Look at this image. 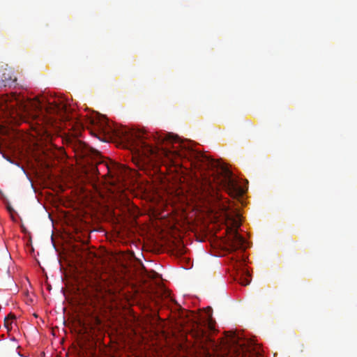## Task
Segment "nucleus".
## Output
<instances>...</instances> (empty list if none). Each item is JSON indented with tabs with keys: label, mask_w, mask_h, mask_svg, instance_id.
Segmentation results:
<instances>
[{
	"label": "nucleus",
	"mask_w": 357,
	"mask_h": 357,
	"mask_svg": "<svg viewBox=\"0 0 357 357\" xmlns=\"http://www.w3.org/2000/svg\"><path fill=\"white\" fill-rule=\"evenodd\" d=\"M98 130L103 134L111 133L125 143L133 152V160L139 168L153 160L167 158L174 162L177 158H188L195 166L212 171L213 181L231 197L237 198L244 194L227 167L204 153L186 149L178 136L171 133L154 134L126 126L112 128L105 122H100Z\"/></svg>",
	"instance_id": "nucleus-1"
},
{
	"label": "nucleus",
	"mask_w": 357,
	"mask_h": 357,
	"mask_svg": "<svg viewBox=\"0 0 357 357\" xmlns=\"http://www.w3.org/2000/svg\"><path fill=\"white\" fill-rule=\"evenodd\" d=\"M216 186L213 185L211 181H206L202 184L199 199L204 202L210 203L215 199L219 200V208L222 211L227 226V245L231 252L237 250H245L247 241L238 232V228L241 225V215L236 210L231 208L230 203L222 202L219 199L218 193L215 190Z\"/></svg>",
	"instance_id": "nucleus-2"
},
{
	"label": "nucleus",
	"mask_w": 357,
	"mask_h": 357,
	"mask_svg": "<svg viewBox=\"0 0 357 357\" xmlns=\"http://www.w3.org/2000/svg\"><path fill=\"white\" fill-rule=\"evenodd\" d=\"M91 152L95 162L89 170L91 174L93 176L98 175L105 171L104 176L109 177L110 185L116 187L119 190H122L126 186V180L131 176L132 172L124 165L105 160L96 150H91Z\"/></svg>",
	"instance_id": "nucleus-3"
},
{
	"label": "nucleus",
	"mask_w": 357,
	"mask_h": 357,
	"mask_svg": "<svg viewBox=\"0 0 357 357\" xmlns=\"http://www.w3.org/2000/svg\"><path fill=\"white\" fill-rule=\"evenodd\" d=\"M188 331L193 338L203 344L211 341L209 333L215 331V322L211 318L202 321H192Z\"/></svg>",
	"instance_id": "nucleus-4"
},
{
	"label": "nucleus",
	"mask_w": 357,
	"mask_h": 357,
	"mask_svg": "<svg viewBox=\"0 0 357 357\" xmlns=\"http://www.w3.org/2000/svg\"><path fill=\"white\" fill-rule=\"evenodd\" d=\"M226 344L229 357H248L250 352V347L246 345L245 340L234 333L227 338Z\"/></svg>",
	"instance_id": "nucleus-5"
},
{
	"label": "nucleus",
	"mask_w": 357,
	"mask_h": 357,
	"mask_svg": "<svg viewBox=\"0 0 357 357\" xmlns=\"http://www.w3.org/2000/svg\"><path fill=\"white\" fill-rule=\"evenodd\" d=\"M33 104L35 109L43 114L45 112L49 114H56L62 115L66 110V106L64 103L61 102H57L55 100L52 102L49 100L47 103L44 102L43 100H37Z\"/></svg>",
	"instance_id": "nucleus-6"
},
{
	"label": "nucleus",
	"mask_w": 357,
	"mask_h": 357,
	"mask_svg": "<svg viewBox=\"0 0 357 357\" xmlns=\"http://www.w3.org/2000/svg\"><path fill=\"white\" fill-rule=\"evenodd\" d=\"M1 84L4 86H6L7 85H10L12 83H14L16 81V79L12 78V76L9 73H3V75L1 77Z\"/></svg>",
	"instance_id": "nucleus-7"
},
{
	"label": "nucleus",
	"mask_w": 357,
	"mask_h": 357,
	"mask_svg": "<svg viewBox=\"0 0 357 357\" xmlns=\"http://www.w3.org/2000/svg\"><path fill=\"white\" fill-rule=\"evenodd\" d=\"M241 284L243 286H246L250 283V280L247 278H244L243 280L241 282Z\"/></svg>",
	"instance_id": "nucleus-8"
},
{
	"label": "nucleus",
	"mask_w": 357,
	"mask_h": 357,
	"mask_svg": "<svg viewBox=\"0 0 357 357\" xmlns=\"http://www.w3.org/2000/svg\"><path fill=\"white\" fill-rule=\"evenodd\" d=\"M8 318H5L4 319V322H5V325L8 327Z\"/></svg>",
	"instance_id": "nucleus-9"
}]
</instances>
